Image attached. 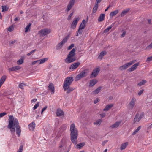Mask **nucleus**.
<instances>
[{"label":"nucleus","instance_id":"obj_49","mask_svg":"<svg viewBox=\"0 0 152 152\" xmlns=\"http://www.w3.org/2000/svg\"><path fill=\"white\" fill-rule=\"evenodd\" d=\"M86 26H85V25L81 23L79 26V28L82 29H83L85 28Z\"/></svg>","mask_w":152,"mask_h":152},{"label":"nucleus","instance_id":"obj_50","mask_svg":"<svg viewBox=\"0 0 152 152\" xmlns=\"http://www.w3.org/2000/svg\"><path fill=\"white\" fill-rule=\"evenodd\" d=\"M36 51V50L34 49V50H32V51H31V52H30L28 53L27 54V56H30V55H31L33 53H34Z\"/></svg>","mask_w":152,"mask_h":152},{"label":"nucleus","instance_id":"obj_57","mask_svg":"<svg viewBox=\"0 0 152 152\" xmlns=\"http://www.w3.org/2000/svg\"><path fill=\"white\" fill-rule=\"evenodd\" d=\"M144 115V113L143 112H142L140 114L139 116V117L142 118L143 117Z\"/></svg>","mask_w":152,"mask_h":152},{"label":"nucleus","instance_id":"obj_2","mask_svg":"<svg viewBox=\"0 0 152 152\" xmlns=\"http://www.w3.org/2000/svg\"><path fill=\"white\" fill-rule=\"evenodd\" d=\"M9 124L7 126V128L10 129L11 132L15 133V127H17V123L18 125H19V122L18 120L15 118H14L13 116L12 115H10L8 120Z\"/></svg>","mask_w":152,"mask_h":152},{"label":"nucleus","instance_id":"obj_15","mask_svg":"<svg viewBox=\"0 0 152 152\" xmlns=\"http://www.w3.org/2000/svg\"><path fill=\"white\" fill-rule=\"evenodd\" d=\"M80 63L78 62L76 63H74L72 64L70 67V69H74L77 68L78 66L80 65Z\"/></svg>","mask_w":152,"mask_h":152},{"label":"nucleus","instance_id":"obj_35","mask_svg":"<svg viewBox=\"0 0 152 152\" xmlns=\"http://www.w3.org/2000/svg\"><path fill=\"white\" fill-rule=\"evenodd\" d=\"M62 144L59 147L58 151L59 152H64L65 150L63 148Z\"/></svg>","mask_w":152,"mask_h":152},{"label":"nucleus","instance_id":"obj_6","mask_svg":"<svg viewBox=\"0 0 152 152\" xmlns=\"http://www.w3.org/2000/svg\"><path fill=\"white\" fill-rule=\"evenodd\" d=\"M51 31L50 29L44 28L39 31L38 32V34H40L41 36H44L49 34Z\"/></svg>","mask_w":152,"mask_h":152},{"label":"nucleus","instance_id":"obj_46","mask_svg":"<svg viewBox=\"0 0 152 152\" xmlns=\"http://www.w3.org/2000/svg\"><path fill=\"white\" fill-rule=\"evenodd\" d=\"M23 85H24V86H26V85L25 84H23V83H21L19 85V87L20 88L23 89Z\"/></svg>","mask_w":152,"mask_h":152},{"label":"nucleus","instance_id":"obj_30","mask_svg":"<svg viewBox=\"0 0 152 152\" xmlns=\"http://www.w3.org/2000/svg\"><path fill=\"white\" fill-rule=\"evenodd\" d=\"M129 11V9H128L125 10L123 11L121 13V17L124 16Z\"/></svg>","mask_w":152,"mask_h":152},{"label":"nucleus","instance_id":"obj_13","mask_svg":"<svg viewBox=\"0 0 152 152\" xmlns=\"http://www.w3.org/2000/svg\"><path fill=\"white\" fill-rule=\"evenodd\" d=\"M97 82L98 80L96 79H93L91 80L89 82V87H93Z\"/></svg>","mask_w":152,"mask_h":152},{"label":"nucleus","instance_id":"obj_20","mask_svg":"<svg viewBox=\"0 0 152 152\" xmlns=\"http://www.w3.org/2000/svg\"><path fill=\"white\" fill-rule=\"evenodd\" d=\"M113 106V104H108L106 106L105 108L103 110L105 111H107L109 110Z\"/></svg>","mask_w":152,"mask_h":152},{"label":"nucleus","instance_id":"obj_63","mask_svg":"<svg viewBox=\"0 0 152 152\" xmlns=\"http://www.w3.org/2000/svg\"><path fill=\"white\" fill-rule=\"evenodd\" d=\"M99 102L98 99V98H97L96 99H95L94 101V104H96Z\"/></svg>","mask_w":152,"mask_h":152},{"label":"nucleus","instance_id":"obj_52","mask_svg":"<svg viewBox=\"0 0 152 152\" xmlns=\"http://www.w3.org/2000/svg\"><path fill=\"white\" fill-rule=\"evenodd\" d=\"M7 113L5 112H3V113H0V118L3 117Z\"/></svg>","mask_w":152,"mask_h":152},{"label":"nucleus","instance_id":"obj_41","mask_svg":"<svg viewBox=\"0 0 152 152\" xmlns=\"http://www.w3.org/2000/svg\"><path fill=\"white\" fill-rule=\"evenodd\" d=\"M139 114L137 113L135 115V117L134 120V122L135 123L137 121L138 118L139 117Z\"/></svg>","mask_w":152,"mask_h":152},{"label":"nucleus","instance_id":"obj_25","mask_svg":"<svg viewBox=\"0 0 152 152\" xmlns=\"http://www.w3.org/2000/svg\"><path fill=\"white\" fill-rule=\"evenodd\" d=\"M118 12V10H116L112 12H110V18H112L113 17L117 15Z\"/></svg>","mask_w":152,"mask_h":152},{"label":"nucleus","instance_id":"obj_16","mask_svg":"<svg viewBox=\"0 0 152 152\" xmlns=\"http://www.w3.org/2000/svg\"><path fill=\"white\" fill-rule=\"evenodd\" d=\"M56 114L57 116L60 117L64 115V112L61 109H58L56 110Z\"/></svg>","mask_w":152,"mask_h":152},{"label":"nucleus","instance_id":"obj_17","mask_svg":"<svg viewBox=\"0 0 152 152\" xmlns=\"http://www.w3.org/2000/svg\"><path fill=\"white\" fill-rule=\"evenodd\" d=\"M139 65L138 62L137 63L132 65V67L128 69L129 72H132L134 71Z\"/></svg>","mask_w":152,"mask_h":152},{"label":"nucleus","instance_id":"obj_61","mask_svg":"<svg viewBox=\"0 0 152 152\" xmlns=\"http://www.w3.org/2000/svg\"><path fill=\"white\" fill-rule=\"evenodd\" d=\"M126 34V32L125 31H124L122 34L121 35V37H123L124 36V35H125Z\"/></svg>","mask_w":152,"mask_h":152},{"label":"nucleus","instance_id":"obj_32","mask_svg":"<svg viewBox=\"0 0 152 152\" xmlns=\"http://www.w3.org/2000/svg\"><path fill=\"white\" fill-rule=\"evenodd\" d=\"M146 82L145 80H142L137 84V86H140L145 84L146 83Z\"/></svg>","mask_w":152,"mask_h":152},{"label":"nucleus","instance_id":"obj_19","mask_svg":"<svg viewBox=\"0 0 152 152\" xmlns=\"http://www.w3.org/2000/svg\"><path fill=\"white\" fill-rule=\"evenodd\" d=\"M48 90L52 92V94H53L54 92V88L52 83L50 84L48 86Z\"/></svg>","mask_w":152,"mask_h":152},{"label":"nucleus","instance_id":"obj_31","mask_svg":"<svg viewBox=\"0 0 152 152\" xmlns=\"http://www.w3.org/2000/svg\"><path fill=\"white\" fill-rule=\"evenodd\" d=\"M102 87H98L97 89H96L95 90L93 91L92 92V93L93 94H98L99 91H100Z\"/></svg>","mask_w":152,"mask_h":152},{"label":"nucleus","instance_id":"obj_24","mask_svg":"<svg viewBox=\"0 0 152 152\" xmlns=\"http://www.w3.org/2000/svg\"><path fill=\"white\" fill-rule=\"evenodd\" d=\"M115 24V23H112L110 26L108 27L107 28L105 29L104 31V33H106L109 31L110 30L111 28L114 26Z\"/></svg>","mask_w":152,"mask_h":152},{"label":"nucleus","instance_id":"obj_45","mask_svg":"<svg viewBox=\"0 0 152 152\" xmlns=\"http://www.w3.org/2000/svg\"><path fill=\"white\" fill-rule=\"evenodd\" d=\"M152 61V56H150L148 57L146 60V61L147 62H149Z\"/></svg>","mask_w":152,"mask_h":152},{"label":"nucleus","instance_id":"obj_55","mask_svg":"<svg viewBox=\"0 0 152 152\" xmlns=\"http://www.w3.org/2000/svg\"><path fill=\"white\" fill-rule=\"evenodd\" d=\"M108 141V140H105L103 141L102 142V145L104 146Z\"/></svg>","mask_w":152,"mask_h":152},{"label":"nucleus","instance_id":"obj_44","mask_svg":"<svg viewBox=\"0 0 152 152\" xmlns=\"http://www.w3.org/2000/svg\"><path fill=\"white\" fill-rule=\"evenodd\" d=\"M39 102H38L36 104L34 107H33V109L34 110H35L37 109L39 106Z\"/></svg>","mask_w":152,"mask_h":152},{"label":"nucleus","instance_id":"obj_37","mask_svg":"<svg viewBox=\"0 0 152 152\" xmlns=\"http://www.w3.org/2000/svg\"><path fill=\"white\" fill-rule=\"evenodd\" d=\"M48 59V58H47L43 59H41L40 60V64H42V63H44L45 61H47Z\"/></svg>","mask_w":152,"mask_h":152},{"label":"nucleus","instance_id":"obj_18","mask_svg":"<svg viewBox=\"0 0 152 152\" xmlns=\"http://www.w3.org/2000/svg\"><path fill=\"white\" fill-rule=\"evenodd\" d=\"M121 122V121H117L113 125L110 126V127L112 129L117 128L119 126Z\"/></svg>","mask_w":152,"mask_h":152},{"label":"nucleus","instance_id":"obj_58","mask_svg":"<svg viewBox=\"0 0 152 152\" xmlns=\"http://www.w3.org/2000/svg\"><path fill=\"white\" fill-rule=\"evenodd\" d=\"M144 91L143 89H142L138 93V95L139 96Z\"/></svg>","mask_w":152,"mask_h":152},{"label":"nucleus","instance_id":"obj_12","mask_svg":"<svg viewBox=\"0 0 152 152\" xmlns=\"http://www.w3.org/2000/svg\"><path fill=\"white\" fill-rule=\"evenodd\" d=\"M75 2V0H70L67 6L66 11H67V12H68L70 10L74 5Z\"/></svg>","mask_w":152,"mask_h":152},{"label":"nucleus","instance_id":"obj_39","mask_svg":"<svg viewBox=\"0 0 152 152\" xmlns=\"http://www.w3.org/2000/svg\"><path fill=\"white\" fill-rule=\"evenodd\" d=\"M6 76H2L0 80V82H1L2 83H3L6 80Z\"/></svg>","mask_w":152,"mask_h":152},{"label":"nucleus","instance_id":"obj_38","mask_svg":"<svg viewBox=\"0 0 152 152\" xmlns=\"http://www.w3.org/2000/svg\"><path fill=\"white\" fill-rule=\"evenodd\" d=\"M102 122V120L101 119H99L97 120L94 123V125H100Z\"/></svg>","mask_w":152,"mask_h":152},{"label":"nucleus","instance_id":"obj_54","mask_svg":"<svg viewBox=\"0 0 152 152\" xmlns=\"http://www.w3.org/2000/svg\"><path fill=\"white\" fill-rule=\"evenodd\" d=\"M23 146L22 145H21L20 146L19 149L18 150V151L20 152H22L23 150Z\"/></svg>","mask_w":152,"mask_h":152},{"label":"nucleus","instance_id":"obj_64","mask_svg":"<svg viewBox=\"0 0 152 152\" xmlns=\"http://www.w3.org/2000/svg\"><path fill=\"white\" fill-rule=\"evenodd\" d=\"M101 1V0H96V3L95 4H98V3H100Z\"/></svg>","mask_w":152,"mask_h":152},{"label":"nucleus","instance_id":"obj_40","mask_svg":"<svg viewBox=\"0 0 152 152\" xmlns=\"http://www.w3.org/2000/svg\"><path fill=\"white\" fill-rule=\"evenodd\" d=\"M2 12L7 11L8 10V7L7 6H2Z\"/></svg>","mask_w":152,"mask_h":152},{"label":"nucleus","instance_id":"obj_42","mask_svg":"<svg viewBox=\"0 0 152 152\" xmlns=\"http://www.w3.org/2000/svg\"><path fill=\"white\" fill-rule=\"evenodd\" d=\"M83 32V29H81L80 28H79V29L77 33V34L76 35V36H78V34H81L82 32Z\"/></svg>","mask_w":152,"mask_h":152},{"label":"nucleus","instance_id":"obj_29","mask_svg":"<svg viewBox=\"0 0 152 152\" xmlns=\"http://www.w3.org/2000/svg\"><path fill=\"white\" fill-rule=\"evenodd\" d=\"M67 89H66V90L65 89V88H64V89L65 91H67L66 93L67 94L69 93H70V92H72L74 89V88H73L71 87H70V86H69V87H67Z\"/></svg>","mask_w":152,"mask_h":152},{"label":"nucleus","instance_id":"obj_36","mask_svg":"<svg viewBox=\"0 0 152 152\" xmlns=\"http://www.w3.org/2000/svg\"><path fill=\"white\" fill-rule=\"evenodd\" d=\"M104 55V51L102 52L100 54L98 58L100 59H102Z\"/></svg>","mask_w":152,"mask_h":152},{"label":"nucleus","instance_id":"obj_21","mask_svg":"<svg viewBox=\"0 0 152 152\" xmlns=\"http://www.w3.org/2000/svg\"><path fill=\"white\" fill-rule=\"evenodd\" d=\"M16 131L17 134L18 136L19 137L20 134V133H21V129L20 128V126L19 125H18L17 124V127H16Z\"/></svg>","mask_w":152,"mask_h":152},{"label":"nucleus","instance_id":"obj_4","mask_svg":"<svg viewBox=\"0 0 152 152\" xmlns=\"http://www.w3.org/2000/svg\"><path fill=\"white\" fill-rule=\"evenodd\" d=\"M88 70L87 69H85L81 72L76 77L75 80L77 81L82 79V78L86 77L88 73Z\"/></svg>","mask_w":152,"mask_h":152},{"label":"nucleus","instance_id":"obj_47","mask_svg":"<svg viewBox=\"0 0 152 152\" xmlns=\"http://www.w3.org/2000/svg\"><path fill=\"white\" fill-rule=\"evenodd\" d=\"M73 12H72V13H70V14L69 15V16H68V17L67 18V20H69L71 19L72 16L73 15Z\"/></svg>","mask_w":152,"mask_h":152},{"label":"nucleus","instance_id":"obj_62","mask_svg":"<svg viewBox=\"0 0 152 152\" xmlns=\"http://www.w3.org/2000/svg\"><path fill=\"white\" fill-rule=\"evenodd\" d=\"M105 115V114L104 113H102L100 114V117L102 118L104 117Z\"/></svg>","mask_w":152,"mask_h":152},{"label":"nucleus","instance_id":"obj_3","mask_svg":"<svg viewBox=\"0 0 152 152\" xmlns=\"http://www.w3.org/2000/svg\"><path fill=\"white\" fill-rule=\"evenodd\" d=\"M76 49L73 48L69 52L67 58L65 59V62L69 64L75 60V59L72 58L75 54Z\"/></svg>","mask_w":152,"mask_h":152},{"label":"nucleus","instance_id":"obj_33","mask_svg":"<svg viewBox=\"0 0 152 152\" xmlns=\"http://www.w3.org/2000/svg\"><path fill=\"white\" fill-rule=\"evenodd\" d=\"M98 7V4H95L94 6V7L93 9L92 12L93 13H96L97 10V9Z\"/></svg>","mask_w":152,"mask_h":152},{"label":"nucleus","instance_id":"obj_26","mask_svg":"<svg viewBox=\"0 0 152 152\" xmlns=\"http://www.w3.org/2000/svg\"><path fill=\"white\" fill-rule=\"evenodd\" d=\"M104 16L105 15L104 14H101L98 18V21L99 22L103 21L104 19Z\"/></svg>","mask_w":152,"mask_h":152},{"label":"nucleus","instance_id":"obj_48","mask_svg":"<svg viewBox=\"0 0 152 152\" xmlns=\"http://www.w3.org/2000/svg\"><path fill=\"white\" fill-rule=\"evenodd\" d=\"M14 29V28L13 26H10L8 28V30L10 32H11L13 31Z\"/></svg>","mask_w":152,"mask_h":152},{"label":"nucleus","instance_id":"obj_59","mask_svg":"<svg viewBox=\"0 0 152 152\" xmlns=\"http://www.w3.org/2000/svg\"><path fill=\"white\" fill-rule=\"evenodd\" d=\"M47 106H45L42 109V111H41V114H42L43 112L44 111H45V110H46V109H47Z\"/></svg>","mask_w":152,"mask_h":152},{"label":"nucleus","instance_id":"obj_53","mask_svg":"<svg viewBox=\"0 0 152 152\" xmlns=\"http://www.w3.org/2000/svg\"><path fill=\"white\" fill-rule=\"evenodd\" d=\"M20 19V18L19 16L17 17H16L14 19V20L15 21H18Z\"/></svg>","mask_w":152,"mask_h":152},{"label":"nucleus","instance_id":"obj_14","mask_svg":"<svg viewBox=\"0 0 152 152\" xmlns=\"http://www.w3.org/2000/svg\"><path fill=\"white\" fill-rule=\"evenodd\" d=\"M20 67L19 66H15L14 67H12L9 68L8 69V70L10 72L16 71L17 70L20 69Z\"/></svg>","mask_w":152,"mask_h":152},{"label":"nucleus","instance_id":"obj_8","mask_svg":"<svg viewBox=\"0 0 152 152\" xmlns=\"http://www.w3.org/2000/svg\"><path fill=\"white\" fill-rule=\"evenodd\" d=\"M135 62V61H132L129 62L119 67V69L123 71L127 69L132 64Z\"/></svg>","mask_w":152,"mask_h":152},{"label":"nucleus","instance_id":"obj_56","mask_svg":"<svg viewBox=\"0 0 152 152\" xmlns=\"http://www.w3.org/2000/svg\"><path fill=\"white\" fill-rule=\"evenodd\" d=\"M147 48L149 49L152 48V42L147 47Z\"/></svg>","mask_w":152,"mask_h":152},{"label":"nucleus","instance_id":"obj_7","mask_svg":"<svg viewBox=\"0 0 152 152\" xmlns=\"http://www.w3.org/2000/svg\"><path fill=\"white\" fill-rule=\"evenodd\" d=\"M136 99L133 97L127 106V107L129 110H131L134 107Z\"/></svg>","mask_w":152,"mask_h":152},{"label":"nucleus","instance_id":"obj_22","mask_svg":"<svg viewBox=\"0 0 152 152\" xmlns=\"http://www.w3.org/2000/svg\"><path fill=\"white\" fill-rule=\"evenodd\" d=\"M85 144V143L84 142H80L76 145H75V148L77 149H80L81 148L83 147Z\"/></svg>","mask_w":152,"mask_h":152},{"label":"nucleus","instance_id":"obj_10","mask_svg":"<svg viewBox=\"0 0 152 152\" xmlns=\"http://www.w3.org/2000/svg\"><path fill=\"white\" fill-rule=\"evenodd\" d=\"M99 71L100 70L99 68H96L94 69L90 75V78H93L96 77L98 75Z\"/></svg>","mask_w":152,"mask_h":152},{"label":"nucleus","instance_id":"obj_43","mask_svg":"<svg viewBox=\"0 0 152 152\" xmlns=\"http://www.w3.org/2000/svg\"><path fill=\"white\" fill-rule=\"evenodd\" d=\"M23 59H21L18 60L17 61V63L18 64L20 65L23 63Z\"/></svg>","mask_w":152,"mask_h":152},{"label":"nucleus","instance_id":"obj_23","mask_svg":"<svg viewBox=\"0 0 152 152\" xmlns=\"http://www.w3.org/2000/svg\"><path fill=\"white\" fill-rule=\"evenodd\" d=\"M35 127V123L34 122H32L29 125V129L30 130H34Z\"/></svg>","mask_w":152,"mask_h":152},{"label":"nucleus","instance_id":"obj_27","mask_svg":"<svg viewBox=\"0 0 152 152\" xmlns=\"http://www.w3.org/2000/svg\"><path fill=\"white\" fill-rule=\"evenodd\" d=\"M128 142H125L124 143H123L121 144L120 149L121 150L125 149L128 145Z\"/></svg>","mask_w":152,"mask_h":152},{"label":"nucleus","instance_id":"obj_34","mask_svg":"<svg viewBox=\"0 0 152 152\" xmlns=\"http://www.w3.org/2000/svg\"><path fill=\"white\" fill-rule=\"evenodd\" d=\"M141 128V126H139L137 129L135 130L134 132L132 133V135H135L139 131L140 129Z\"/></svg>","mask_w":152,"mask_h":152},{"label":"nucleus","instance_id":"obj_11","mask_svg":"<svg viewBox=\"0 0 152 152\" xmlns=\"http://www.w3.org/2000/svg\"><path fill=\"white\" fill-rule=\"evenodd\" d=\"M80 18H75L71 24V28L72 29H75L76 28V26Z\"/></svg>","mask_w":152,"mask_h":152},{"label":"nucleus","instance_id":"obj_51","mask_svg":"<svg viewBox=\"0 0 152 152\" xmlns=\"http://www.w3.org/2000/svg\"><path fill=\"white\" fill-rule=\"evenodd\" d=\"M74 46V44H71L68 48V49L69 50L71 49Z\"/></svg>","mask_w":152,"mask_h":152},{"label":"nucleus","instance_id":"obj_28","mask_svg":"<svg viewBox=\"0 0 152 152\" xmlns=\"http://www.w3.org/2000/svg\"><path fill=\"white\" fill-rule=\"evenodd\" d=\"M31 26V23H29L25 28V32L26 33L30 31V27Z\"/></svg>","mask_w":152,"mask_h":152},{"label":"nucleus","instance_id":"obj_1","mask_svg":"<svg viewBox=\"0 0 152 152\" xmlns=\"http://www.w3.org/2000/svg\"><path fill=\"white\" fill-rule=\"evenodd\" d=\"M70 139L72 142L75 145L77 143V139L78 135V132L75 127L74 124H72L70 127Z\"/></svg>","mask_w":152,"mask_h":152},{"label":"nucleus","instance_id":"obj_9","mask_svg":"<svg viewBox=\"0 0 152 152\" xmlns=\"http://www.w3.org/2000/svg\"><path fill=\"white\" fill-rule=\"evenodd\" d=\"M69 37V36H67L60 42L58 43L56 47V49L57 50L60 49L62 48L63 45L66 42Z\"/></svg>","mask_w":152,"mask_h":152},{"label":"nucleus","instance_id":"obj_60","mask_svg":"<svg viewBox=\"0 0 152 152\" xmlns=\"http://www.w3.org/2000/svg\"><path fill=\"white\" fill-rule=\"evenodd\" d=\"M86 20L85 19H83L82 21V23H81V24H83L84 25H85V26H86Z\"/></svg>","mask_w":152,"mask_h":152},{"label":"nucleus","instance_id":"obj_5","mask_svg":"<svg viewBox=\"0 0 152 152\" xmlns=\"http://www.w3.org/2000/svg\"><path fill=\"white\" fill-rule=\"evenodd\" d=\"M73 80V79L72 77H67L64 83L63 88L66 90L67 89V87L70 86Z\"/></svg>","mask_w":152,"mask_h":152}]
</instances>
